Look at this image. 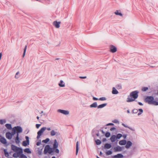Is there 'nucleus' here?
<instances>
[{
    "label": "nucleus",
    "mask_w": 158,
    "mask_h": 158,
    "mask_svg": "<svg viewBox=\"0 0 158 158\" xmlns=\"http://www.w3.org/2000/svg\"><path fill=\"white\" fill-rule=\"evenodd\" d=\"M93 100H95V101L98 100V98L96 97H93Z\"/></svg>",
    "instance_id": "58"
},
{
    "label": "nucleus",
    "mask_w": 158,
    "mask_h": 158,
    "mask_svg": "<svg viewBox=\"0 0 158 158\" xmlns=\"http://www.w3.org/2000/svg\"><path fill=\"white\" fill-rule=\"evenodd\" d=\"M57 111L58 112L60 113L65 115H68L69 114V111L65 110L58 109L57 110Z\"/></svg>",
    "instance_id": "7"
},
{
    "label": "nucleus",
    "mask_w": 158,
    "mask_h": 158,
    "mask_svg": "<svg viewBox=\"0 0 158 158\" xmlns=\"http://www.w3.org/2000/svg\"><path fill=\"white\" fill-rule=\"evenodd\" d=\"M132 149L133 151H135L136 148V146L135 145H133L132 146Z\"/></svg>",
    "instance_id": "46"
},
{
    "label": "nucleus",
    "mask_w": 158,
    "mask_h": 158,
    "mask_svg": "<svg viewBox=\"0 0 158 158\" xmlns=\"http://www.w3.org/2000/svg\"><path fill=\"white\" fill-rule=\"evenodd\" d=\"M127 136V134H124L123 135H122V136L123 137V138L124 139H126Z\"/></svg>",
    "instance_id": "50"
},
{
    "label": "nucleus",
    "mask_w": 158,
    "mask_h": 158,
    "mask_svg": "<svg viewBox=\"0 0 158 158\" xmlns=\"http://www.w3.org/2000/svg\"><path fill=\"white\" fill-rule=\"evenodd\" d=\"M17 153H14L13 155V156L14 157L17 158L18 157H19V155L20 154V153H19V152H16Z\"/></svg>",
    "instance_id": "29"
},
{
    "label": "nucleus",
    "mask_w": 158,
    "mask_h": 158,
    "mask_svg": "<svg viewBox=\"0 0 158 158\" xmlns=\"http://www.w3.org/2000/svg\"><path fill=\"white\" fill-rule=\"evenodd\" d=\"M41 136V135H40L38 134H37V139H39L40 138Z\"/></svg>",
    "instance_id": "61"
},
{
    "label": "nucleus",
    "mask_w": 158,
    "mask_h": 158,
    "mask_svg": "<svg viewBox=\"0 0 158 158\" xmlns=\"http://www.w3.org/2000/svg\"><path fill=\"white\" fill-rule=\"evenodd\" d=\"M138 110L136 109H133L132 111V114H136L137 113Z\"/></svg>",
    "instance_id": "40"
},
{
    "label": "nucleus",
    "mask_w": 158,
    "mask_h": 158,
    "mask_svg": "<svg viewBox=\"0 0 158 158\" xmlns=\"http://www.w3.org/2000/svg\"><path fill=\"white\" fill-rule=\"evenodd\" d=\"M111 141L112 142H114L117 139L116 137V135H112L110 137V139Z\"/></svg>",
    "instance_id": "18"
},
{
    "label": "nucleus",
    "mask_w": 158,
    "mask_h": 158,
    "mask_svg": "<svg viewBox=\"0 0 158 158\" xmlns=\"http://www.w3.org/2000/svg\"><path fill=\"white\" fill-rule=\"evenodd\" d=\"M114 124L113 123H110L107 124L106 126H113Z\"/></svg>",
    "instance_id": "56"
},
{
    "label": "nucleus",
    "mask_w": 158,
    "mask_h": 158,
    "mask_svg": "<svg viewBox=\"0 0 158 158\" xmlns=\"http://www.w3.org/2000/svg\"><path fill=\"white\" fill-rule=\"evenodd\" d=\"M6 121L5 119H0V124H3L4 123H6Z\"/></svg>",
    "instance_id": "43"
},
{
    "label": "nucleus",
    "mask_w": 158,
    "mask_h": 158,
    "mask_svg": "<svg viewBox=\"0 0 158 158\" xmlns=\"http://www.w3.org/2000/svg\"><path fill=\"white\" fill-rule=\"evenodd\" d=\"M112 153V151L111 150H109L106 152V155L107 156L111 155Z\"/></svg>",
    "instance_id": "38"
},
{
    "label": "nucleus",
    "mask_w": 158,
    "mask_h": 158,
    "mask_svg": "<svg viewBox=\"0 0 158 158\" xmlns=\"http://www.w3.org/2000/svg\"><path fill=\"white\" fill-rule=\"evenodd\" d=\"M15 140L17 143H19L20 142L19 138H15Z\"/></svg>",
    "instance_id": "44"
},
{
    "label": "nucleus",
    "mask_w": 158,
    "mask_h": 158,
    "mask_svg": "<svg viewBox=\"0 0 158 158\" xmlns=\"http://www.w3.org/2000/svg\"><path fill=\"white\" fill-rule=\"evenodd\" d=\"M59 85L60 87H63L65 86V84L62 80H60Z\"/></svg>",
    "instance_id": "28"
},
{
    "label": "nucleus",
    "mask_w": 158,
    "mask_h": 158,
    "mask_svg": "<svg viewBox=\"0 0 158 158\" xmlns=\"http://www.w3.org/2000/svg\"><path fill=\"white\" fill-rule=\"evenodd\" d=\"M11 148L12 150L15 152H21L23 149L21 148H19L16 146L12 144L11 145Z\"/></svg>",
    "instance_id": "4"
},
{
    "label": "nucleus",
    "mask_w": 158,
    "mask_h": 158,
    "mask_svg": "<svg viewBox=\"0 0 158 158\" xmlns=\"http://www.w3.org/2000/svg\"><path fill=\"white\" fill-rule=\"evenodd\" d=\"M40 126H41L40 124H36V127L37 128H39Z\"/></svg>",
    "instance_id": "52"
},
{
    "label": "nucleus",
    "mask_w": 158,
    "mask_h": 158,
    "mask_svg": "<svg viewBox=\"0 0 158 158\" xmlns=\"http://www.w3.org/2000/svg\"><path fill=\"white\" fill-rule=\"evenodd\" d=\"M2 150L3 151L5 156L6 157H8L9 156V153L7 152V149L2 148Z\"/></svg>",
    "instance_id": "20"
},
{
    "label": "nucleus",
    "mask_w": 158,
    "mask_h": 158,
    "mask_svg": "<svg viewBox=\"0 0 158 158\" xmlns=\"http://www.w3.org/2000/svg\"><path fill=\"white\" fill-rule=\"evenodd\" d=\"M111 135V134L110 132H106V133L105 134V136L106 138H108Z\"/></svg>",
    "instance_id": "34"
},
{
    "label": "nucleus",
    "mask_w": 158,
    "mask_h": 158,
    "mask_svg": "<svg viewBox=\"0 0 158 158\" xmlns=\"http://www.w3.org/2000/svg\"><path fill=\"white\" fill-rule=\"evenodd\" d=\"M16 133V137L15 138H19V133Z\"/></svg>",
    "instance_id": "60"
},
{
    "label": "nucleus",
    "mask_w": 158,
    "mask_h": 158,
    "mask_svg": "<svg viewBox=\"0 0 158 158\" xmlns=\"http://www.w3.org/2000/svg\"><path fill=\"white\" fill-rule=\"evenodd\" d=\"M60 22H57V21H55L53 22V25L56 28H59L60 27Z\"/></svg>",
    "instance_id": "10"
},
{
    "label": "nucleus",
    "mask_w": 158,
    "mask_h": 158,
    "mask_svg": "<svg viewBox=\"0 0 158 158\" xmlns=\"http://www.w3.org/2000/svg\"><path fill=\"white\" fill-rule=\"evenodd\" d=\"M116 87L118 89H122V86L120 84L117 85Z\"/></svg>",
    "instance_id": "48"
},
{
    "label": "nucleus",
    "mask_w": 158,
    "mask_h": 158,
    "mask_svg": "<svg viewBox=\"0 0 158 158\" xmlns=\"http://www.w3.org/2000/svg\"><path fill=\"white\" fill-rule=\"evenodd\" d=\"M138 110L139 112H141L142 113L143 112V110L142 109H139Z\"/></svg>",
    "instance_id": "54"
},
{
    "label": "nucleus",
    "mask_w": 158,
    "mask_h": 158,
    "mask_svg": "<svg viewBox=\"0 0 158 158\" xmlns=\"http://www.w3.org/2000/svg\"><path fill=\"white\" fill-rule=\"evenodd\" d=\"M139 91L135 90L131 92L130 95L128 96L127 99V102H131L135 101L138 97Z\"/></svg>",
    "instance_id": "1"
},
{
    "label": "nucleus",
    "mask_w": 158,
    "mask_h": 158,
    "mask_svg": "<svg viewBox=\"0 0 158 158\" xmlns=\"http://www.w3.org/2000/svg\"><path fill=\"white\" fill-rule=\"evenodd\" d=\"M46 129V127H43L38 132L37 134L40 135H42L43 132Z\"/></svg>",
    "instance_id": "13"
},
{
    "label": "nucleus",
    "mask_w": 158,
    "mask_h": 158,
    "mask_svg": "<svg viewBox=\"0 0 158 158\" xmlns=\"http://www.w3.org/2000/svg\"><path fill=\"white\" fill-rule=\"evenodd\" d=\"M127 128H128L129 129H130V130L133 131H135L134 129H133L132 128H131L130 127L128 126V127H127Z\"/></svg>",
    "instance_id": "53"
},
{
    "label": "nucleus",
    "mask_w": 158,
    "mask_h": 158,
    "mask_svg": "<svg viewBox=\"0 0 158 158\" xmlns=\"http://www.w3.org/2000/svg\"><path fill=\"white\" fill-rule=\"evenodd\" d=\"M95 143L97 145H99L102 142L99 139H97L95 141Z\"/></svg>",
    "instance_id": "35"
},
{
    "label": "nucleus",
    "mask_w": 158,
    "mask_h": 158,
    "mask_svg": "<svg viewBox=\"0 0 158 158\" xmlns=\"http://www.w3.org/2000/svg\"><path fill=\"white\" fill-rule=\"evenodd\" d=\"M27 45H26L24 49V50H23V57H24L25 56V53H26V49H27Z\"/></svg>",
    "instance_id": "37"
},
{
    "label": "nucleus",
    "mask_w": 158,
    "mask_h": 158,
    "mask_svg": "<svg viewBox=\"0 0 158 158\" xmlns=\"http://www.w3.org/2000/svg\"><path fill=\"white\" fill-rule=\"evenodd\" d=\"M38 153L39 154V155H40L41 154H42V152H41V151H38Z\"/></svg>",
    "instance_id": "64"
},
{
    "label": "nucleus",
    "mask_w": 158,
    "mask_h": 158,
    "mask_svg": "<svg viewBox=\"0 0 158 158\" xmlns=\"http://www.w3.org/2000/svg\"><path fill=\"white\" fill-rule=\"evenodd\" d=\"M27 45H26L24 49V50H23V57H24L25 56V53H26V49H27Z\"/></svg>",
    "instance_id": "36"
},
{
    "label": "nucleus",
    "mask_w": 158,
    "mask_h": 158,
    "mask_svg": "<svg viewBox=\"0 0 158 158\" xmlns=\"http://www.w3.org/2000/svg\"><path fill=\"white\" fill-rule=\"evenodd\" d=\"M112 94H116L118 93V91L115 89V87H113L112 88Z\"/></svg>",
    "instance_id": "22"
},
{
    "label": "nucleus",
    "mask_w": 158,
    "mask_h": 158,
    "mask_svg": "<svg viewBox=\"0 0 158 158\" xmlns=\"http://www.w3.org/2000/svg\"><path fill=\"white\" fill-rule=\"evenodd\" d=\"M123 148V147H121L118 146L114 148V151L115 152L121 151L122 150Z\"/></svg>",
    "instance_id": "12"
},
{
    "label": "nucleus",
    "mask_w": 158,
    "mask_h": 158,
    "mask_svg": "<svg viewBox=\"0 0 158 158\" xmlns=\"http://www.w3.org/2000/svg\"><path fill=\"white\" fill-rule=\"evenodd\" d=\"M53 152H55L57 153H59V150L57 148H53Z\"/></svg>",
    "instance_id": "42"
},
{
    "label": "nucleus",
    "mask_w": 158,
    "mask_h": 158,
    "mask_svg": "<svg viewBox=\"0 0 158 158\" xmlns=\"http://www.w3.org/2000/svg\"><path fill=\"white\" fill-rule=\"evenodd\" d=\"M14 128L15 130L16 133H21L23 131V129L22 127L20 126H17L13 127Z\"/></svg>",
    "instance_id": "5"
},
{
    "label": "nucleus",
    "mask_w": 158,
    "mask_h": 158,
    "mask_svg": "<svg viewBox=\"0 0 158 158\" xmlns=\"http://www.w3.org/2000/svg\"><path fill=\"white\" fill-rule=\"evenodd\" d=\"M6 136L7 139H11L13 137L11 135L10 132H8L6 134Z\"/></svg>",
    "instance_id": "14"
},
{
    "label": "nucleus",
    "mask_w": 158,
    "mask_h": 158,
    "mask_svg": "<svg viewBox=\"0 0 158 158\" xmlns=\"http://www.w3.org/2000/svg\"><path fill=\"white\" fill-rule=\"evenodd\" d=\"M113 122L114 123H119L118 121L116 119H115L113 121Z\"/></svg>",
    "instance_id": "51"
},
{
    "label": "nucleus",
    "mask_w": 158,
    "mask_h": 158,
    "mask_svg": "<svg viewBox=\"0 0 158 158\" xmlns=\"http://www.w3.org/2000/svg\"><path fill=\"white\" fill-rule=\"evenodd\" d=\"M53 148L50 147V146L49 145H46L44 148V154H47L48 153L49 154L53 155L52 153L53 152Z\"/></svg>",
    "instance_id": "3"
},
{
    "label": "nucleus",
    "mask_w": 158,
    "mask_h": 158,
    "mask_svg": "<svg viewBox=\"0 0 158 158\" xmlns=\"http://www.w3.org/2000/svg\"><path fill=\"white\" fill-rule=\"evenodd\" d=\"M79 142L78 141H77V142L76 144V155H77V154H78V151H79Z\"/></svg>",
    "instance_id": "25"
},
{
    "label": "nucleus",
    "mask_w": 158,
    "mask_h": 158,
    "mask_svg": "<svg viewBox=\"0 0 158 158\" xmlns=\"http://www.w3.org/2000/svg\"><path fill=\"white\" fill-rule=\"evenodd\" d=\"M107 105V103H105L102 104H100L98 106L97 108L98 109L102 108L106 106Z\"/></svg>",
    "instance_id": "27"
},
{
    "label": "nucleus",
    "mask_w": 158,
    "mask_h": 158,
    "mask_svg": "<svg viewBox=\"0 0 158 158\" xmlns=\"http://www.w3.org/2000/svg\"><path fill=\"white\" fill-rule=\"evenodd\" d=\"M11 134L12 137L16 134V131L15 130L14 128H13L12 130V132H10Z\"/></svg>",
    "instance_id": "31"
},
{
    "label": "nucleus",
    "mask_w": 158,
    "mask_h": 158,
    "mask_svg": "<svg viewBox=\"0 0 158 158\" xmlns=\"http://www.w3.org/2000/svg\"><path fill=\"white\" fill-rule=\"evenodd\" d=\"M145 102L150 105H158V102L154 100V98L152 96H147L145 98Z\"/></svg>",
    "instance_id": "2"
},
{
    "label": "nucleus",
    "mask_w": 158,
    "mask_h": 158,
    "mask_svg": "<svg viewBox=\"0 0 158 158\" xmlns=\"http://www.w3.org/2000/svg\"><path fill=\"white\" fill-rule=\"evenodd\" d=\"M138 104L140 106H143V105L142 103L141 102H138Z\"/></svg>",
    "instance_id": "63"
},
{
    "label": "nucleus",
    "mask_w": 158,
    "mask_h": 158,
    "mask_svg": "<svg viewBox=\"0 0 158 158\" xmlns=\"http://www.w3.org/2000/svg\"><path fill=\"white\" fill-rule=\"evenodd\" d=\"M125 147L127 149L129 148L131 146H132V143L130 141H127V143Z\"/></svg>",
    "instance_id": "11"
},
{
    "label": "nucleus",
    "mask_w": 158,
    "mask_h": 158,
    "mask_svg": "<svg viewBox=\"0 0 158 158\" xmlns=\"http://www.w3.org/2000/svg\"><path fill=\"white\" fill-rule=\"evenodd\" d=\"M110 51L112 53H114L117 51V48L116 47L113 45H111L110 47Z\"/></svg>",
    "instance_id": "6"
},
{
    "label": "nucleus",
    "mask_w": 158,
    "mask_h": 158,
    "mask_svg": "<svg viewBox=\"0 0 158 158\" xmlns=\"http://www.w3.org/2000/svg\"><path fill=\"white\" fill-rule=\"evenodd\" d=\"M122 125L124 127H127H127H128V126H127L125 124H124V123H122Z\"/></svg>",
    "instance_id": "62"
},
{
    "label": "nucleus",
    "mask_w": 158,
    "mask_h": 158,
    "mask_svg": "<svg viewBox=\"0 0 158 158\" xmlns=\"http://www.w3.org/2000/svg\"><path fill=\"white\" fill-rule=\"evenodd\" d=\"M106 98L105 97H102L98 99L99 100L105 101L106 100Z\"/></svg>",
    "instance_id": "45"
},
{
    "label": "nucleus",
    "mask_w": 158,
    "mask_h": 158,
    "mask_svg": "<svg viewBox=\"0 0 158 158\" xmlns=\"http://www.w3.org/2000/svg\"><path fill=\"white\" fill-rule=\"evenodd\" d=\"M127 141L126 140L123 139L121 140L119 142V144L120 145H124L126 144Z\"/></svg>",
    "instance_id": "17"
},
{
    "label": "nucleus",
    "mask_w": 158,
    "mask_h": 158,
    "mask_svg": "<svg viewBox=\"0 0 158 158\" xmlns=\"http://www.w3.org/2000/svg\"><path fill=\"white\" fill-rule=\"evenodd\" d=\"M21 152H19V153H20V154L19 155V157L20 158H27V156L23 154V150H22V151H21Z\"/></svg>",
    "instance_id": "24"
},
{
    "label": "nucleus",
    "mask_w": 158,
    "mask_h": 158,
    "mask_svg": "<svg viewBox=\"0 0 158 158\" xmlns=\"http://www.w3.org/2000/svg\"><path fill=\"white\" fill-rule=\"evenodd\" d=\"M124 157L123 154L121 153H119L116 155L112 156V158H122Z\"/></svg>",
    "instance_id": "15"
},
{
    "label": "nucleus",
    "mask_w": 158,
    "mask_h": 158,
    "mask_svg": "<svg viewBox=\"0 0 158 158\" xmlns=\"http://www.w3.org/2000/svg\"><path fill=\"white\" fill-rule=\"evenodd\" d=\"M5 126L9 130L12 129L13 128H12V125L11 124L7 123L5 124Z\"/></svg>",
    "instance_id": "21"
},
{
    "label": "nucleus",
    "mask_w": 158,
    "mask_h": 158,
    "mask_svg": "<svg viewBox=\"0 0 158 158\" xmlns=\"http://www.w3.org/2000/svg\"><path fill=\"white\" fill-rule=\"evenodd\" d=\"M0 142L4 144H6L7 143V142L6 139L3 137L1 135H0Z\"/></svg>",
    "instance_id": "8"
},
{
    "label": "nucleus",
    "mask_w": 158,
    "mask_h": 158,
    "mask_svg": "<svg viewBox=\"0 0 158 158\" xmlns=\"http://www.w3.org/2000/svg\"><path fill=\"white\" fill-rule=\"evenodd\" d=\"M19 71L16 73L15 75V78L17 79L19 77V76H18V75L19 74Z\"/></svg>",
    "instance_id": "47"
},
{
    "label": "nucleus",
    "mask_w": 158,
    "mask_h": 158,
    "mask_svg": "<svg viewBox=\"0 0 158 158\" xmlns=\"http://www.w3.org/2000/svg\"><path fill=\"white\" fill-rule=\"evenodd\" d=\"M58 143L57 142V140L55 139L54 140V143L53 144V148H57L58 147Z\"/></svg>",
    "instance_id": "19"
},
{
    "label": "nucleus",
    "mask_w": 158,
    "mask_h": 158,
    "mask_svg": "<svg viewBox=\"0 0 158 158\" xmlns=\"http://www.w3.org/2000/svg\"><path fill=\"white\" fill-rule=\"evenodd\" d=\"M50 141V139L49 138H46L45 140H42V142L43 143H47L49 141Z\"/></svg>",
    "instance_id": "33"
},
{
    "label": "nucleus",
    "mask_w": 158,
    "mask_h": 158,
    "mask_svg": "<svg viewBox=\"0 0 158 158\" xmlns=\"http://www.w3.org/2000/svg\"><path fill=\"white\" fill-rule=\"evenodd\" d=\"M90 108H96L97 107H98L97 102H95L91 104L90 106Z\"/></svg>",
    "instance_id": "26"
},
{
    "label": "nucleus",
    "mask_w": 158,
    "mask_h": 158,
    "mask_svg": "<svg viewBox=\"0 0 158 158\" xmlns=\"http://www.w3.org/2000/svg\"><path fill=\"white\" fill-rule=\"evenodd\" d=\"M87 77L86 76H85V77H81V76H80L79 77V78H81V79H86V78Z\"/></svg>",
    "instance_id": "59"
},
{
    "label": "nucleus",
    "mask_w": 158,
    "mask_h": 158,
    "mask_svg": "<svg viewBox=\"0 0 158 158\" xmlns=\"http://www.w3.org/2000/svg\"><path fill=\"white\" fill-rule=\"evenodd\" d=\"M51 135L52 136H53L56 135V136H58L60 135V134L59 132H56L54 130H52L50 133Z\"/></svg>",
    "instance_id": "16"
},
{
    "label": "nucleus",
    "mask_w": 158,
    "mask_h": 158,
    "mask_svg": "<svg viewBox=\"0 0 158 158\" xmlns=\"http://www.w3.org/2000/svg\"><path fill=\"white\" fill-rule=\"evenodd\" d=\"M25 139H26V141H29V137L28 136H26Z\"/></svg>",
    "instance_id": "55"
},
{
    "label": "nucleus",
    "mask_w": 158,
    "mask_h": 158,
    "mask_svg": "<svg viewBox=\"0 0 158 158\" xmlns=\"http://www.w3.org/2000/svg\"><path fill=\"white\" fill-rule=\"evenodd\" d=\"M24 151L25 152L27 153L28 154H30L31 152V151L29 148H26L24 150Z\"/></svg>",
    "instance_id": "30"
},
{
    "label": "nucleus",
    "mask_w": 158,
    "mask_h": 158,
    "mask_svg": "<svg viewBox=\"0 0 158 158\" xmlns=\"http://www.w3.org/2000/svg\"><path fill=\"white\" fill-rule=\"evenodd\" d=\"M29 141H24L23 142L22 145L25 147H26L29 144Z\"/></svg>",
    "instance_id": "23"
},
{
    "label": "nucleus",
    "mask_w": 158,
    "mask_h": 158,
    "mask_svg": "<svg viewBox=\"0 0 158 158\" xmlns=\"http://www.w3.org/2000/svg\"><path fill=\"white\" fill-rule=\"evenodd\" d=\"M112 147V145L111 144L106 143L104 145V146L103 147V146H102V149L103 150V148L105 149H108L111 148Z\"/></svg>",
    "instance_id": "9"
},
{
    "label": "nucleus",
    "mask_w": 158,
    "mask_h": 158,
    "mask_svg": "<svg viewBox=\"0 0 158 158\" xmlns=\"http://www.w3.org/2000/svg\"><path fill=\"white\" fill-rule=\"evenodd\" d=\"M41 143V140H40L39 141H38L36 143V144L37 146H39L40 145Z\"/></svg>",
    "instance_id": "49"
},
{
    "label": "nucleus",
    "mask_w": 158,
    "mask_h": 158,
    "mask_svg": "<svg viewBox=\"0 0 158 158\" xmlns=\"http://www.w3.org/2000/svg\"><path fill=\"white\" fill-rule=\"evenodd\" d=\"M116 128H115V127H111L110 129V130L111 131H112L114 130H116Z\"/></svg>",
    "instance_id": "57"
},
{
    "label": "nucleus",
    "mask_w": 158,
    "mask_h": 158,
    "mask_svg": "<svg viewBox=\"0 0 158 158\" xmlns=\"http://www.w3.org/2000/svg\"><path fill=\"white\" fill-rule=\"evenodd\" d=\"M115 14L116 15L123 16V14L121 12H119L118 10H116L114 12Z\"/></svg>",
    "instance_id": "32"
},
{
    "label": "nucleus",
    "mask_w": 158,
    "mask_h": 158,
    "mask_svg": "<svg viewBox=\"0 0 158 158\" xmlns=\"http://www.w3.org/2000/svg\"><path fill=\"white\" fill-rule=\"evenodd\" d=\"M122 136V135L121 134L118 133L116 135V138L117 139H120Z\"/></svg>",
    "instance_id": "39"
},
{
    "label": "nucleus",
    "mask_w": 158,
    "mask_h": 158,
    "mask_svg": "<svg viewBox=\"0 0 158 158\" xmlns=\"http://www.w3.org/2000/svg\"><path fill=\"white\" fill-rule=\"evenodd\" d=\"M148 87H144L142 88V90L143 92H145L148 90Z\"/></svg>",
    "instance_id": "41"
}]
</instances>
